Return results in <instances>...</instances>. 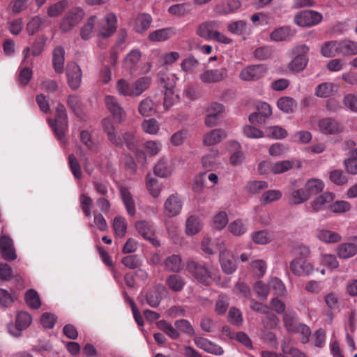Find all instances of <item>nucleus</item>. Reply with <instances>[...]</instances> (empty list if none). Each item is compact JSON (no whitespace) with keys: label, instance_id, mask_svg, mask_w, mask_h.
<instances>
[{"label":"nucleus","instance_id":"1","mask_svg":"<svg viewBox=\"0 0 357 357\" xmlns=\"http://www.w3.org/2000/svg\"><path fill=\"white\" fill-rule=\"evenodd\" d=\"M104 132L111 143L118 147H122L125 144L127 148L135 153L138 161L145 162L146 157L143 151L137 149L139 140L133 132L127 131L122 134L123 139L116 135V131L109 119L102 121Z\"/></svg>","mask_w":357,"mask_h":357},{"label":"nucleus","instance_id":"2","mask_svg":"<svg viewBox=\"0 0 357 357\" xmlns=\"http://www.w3.org/2000/svg\"><path fill=\"white\" fill-rule=\"evenodd\" d=\"M52 129L59 140L65 141V133L68 130V116L65 106L62 103H58L55 109V119H49Z\"/></svg>","mask_w":357,"mask_h":357},{"label":"nucleus","instance_id":"3","mask_svg":"<svg viewBox=\"0 0 357 357\" xmlns=\"http://www.w3.org/2000/svg\"><path fill=\"white\" fill-rule=\"evenodd\" d=\"M186 270L197 282L206 286L210 284L211 273L206 264L189 260L186 263Z\"/></svg>","mask_w":357,"mask_h":357},{"label":"nucleus","instance_id":"4","mask_svg":"<svg viewBox=\"0 0 357 357\" xmlns=\"http://www.w3.org/2000/svg\"><path fill=\"white\" fill-rule=\"evenodd\" d=\"M161 83H163V88L165 89V97L163 101V107L165 110H168L173 106L176 101L178 100L179 96L174 93L175 77L172 75L171 77H160Z\"/></svg>","mask_w":357,"mask_h":357},{"label":"nucleus","instance_id":"5","mask_svg":"<svg viewBox=\"0 0 357 357\" xmlns=\"http://www.w3.org/2000/svg\"><path fill=\"white\" fill-rule=\"evenodd\" d=\"M84 16L82 9L75 7L70 9L62 19L60 29L62 32H68L77 26Z\"/></svg>","mask_w":357,"mask_h":357},{"label":"nucleus","instance_id":"6","mask_svg":"<svg viewBox=\"0 0 357 357\" xmlns=\"http://www.w3.org/2000/svg\"><path fill=\"white\" fill-rule=\"evenodd\" d=\"M322 15L317 11L305 10L298 13L294 17L295 23L300 26H312L322 20Z\"/></svg>","mask_w":357,"mask_h":357},{"label":"nucleus","instance_id":"7","mask_svg":"<svg viewBox=\"0 0 357 357\" xmlns=\"http://www.w3.org/2000/svg\"><path fill=\"white\" fill-rule=\"evenodd\" d=\"M116 28V17L114 13H109L99 23L98 35L103 38H109L115 33Z\"/></svg>","mask_w":357,"mask_h":357},{"label":"nucleus","instance_id":"8","mask_svg":"<svg viewBox=\"0 0 357 357\" xmlns=\"http://www.w3.org/2000/svg\"><path fill=\"white\" fill-rule=\"evenodd\" d=\"M183 208L182 199L178 194L169 195L164 204V214L168 218L178 215Z\"/></svg>","mask_w":357,"mask_h":357},{"label":"nucleus","instance_id":"9","mask_svg":"<svg viewBox=\"0 0 357 357\" xmlns=\"http://www.w3.org/2000/svg\"><path fill=\"white\" fill-rule=\"evenodd\" d=\"M227 69L220 68L207 69L199 75L201 81L205 84L218 83L227 77Z\"/></svg>","mask_w":357,"mask_h":357},{"label":"nucleus","instance_id":"10","mask_svg":"<svg viewBox=\"0 0 357 357\" xmlns=\"http://www.w3.org/2000/svg\"><path fill=\"white\" fill-rule=\"evenodd\" d=\"M289 268L293 274L297 276H306L314 271V266L309 261L296 258L289 264Z\"/></svg>","mask_w":357,"mask_h":357},{"label":"nucleus","instance_id":"11","mask_svg":"<svg viewBox=\"0 0 357 357\" xmlns=\"http://www.w3.org/2000/svg\"><path fill=\"white\" fill-rule=\"evenodd\" d=\"M105 104L114 121L117 123L121 122L123 118L126 116V112L120 105L118 99L113 96H106Z\"/></svg>","mask_w":357,"mask_h":357},{"label":"nucleus","instance_id":"12","mask_svg":"<svg viewBox=\"0 0 357 357\" xmlns=\"http://www.w3.org/2000/svg\"><path fill=\"white\" fill-rule=\"evenodd\" d=\"M66 76L69 86L73 90L77 89L82 82V71L75 62L68 63L66 68Z\"/></svg>","mask_w":357,"mask_h":357},{"label":"nucleus","instance_id":"13","mask_svg":"<svg viewBox=\"0 0 357 357\" xmlns=\"http://www.w3.org/2000/svg\"><path fill=\"white\" fill-rule=\"evenodd\" d=\"M167 290L162 285H157L149 289L145 294L146 303L151 307H157L165 295Z\"/></svg>","mask_w":357,"mask_h":357},{"label":"nucleus","instance_id":"14","mask_svg":"<svg viewBox=\"0 0 357 357\" xmlns=\"http://www.w3.org/2000/svg\"><path fill=\"white\" fill-rule=\"evenodd\" d=\"M266 72L264 65H252L243 69L240 77L244 81H252L262 77Z\"/></svg>","mask_w":357,"mask_h":357},{"label":"nucleus","instance_id":"15","mask_svg":"<svg viewBox=\"0 0 357 357\" xmlns=\"http://www.w3.org/2000/svg\"><path fill=\"white\" fill-rule=\"evenodd\" d=\"M219 260L222 269L226 274H231L236 270V260L229 251L222 250L220 253Z\"/></svg>","mask_w":357,"mask_h":357},{"label":"nucleus","instance_id":"16","mask_svg":"<svg viewBox=\"0 0 357 357\" xmlns=\"http://www.w3.org/2000/svg\"><path fill=\"white\" fill-rule=\"evenodd\" d=\"M218 28V23L215 21L204 22L197 29V34L206 40H212Z\"/></svg>","mask_w":357,"mask_h":357},{"label":"nucleus","instance_id":"17","mask_svg":"<svg viewBox=\"0 0 357 357\" xmlns=\"http://www.w3.org/2000/svg\"><path fill=\"white\" fill-rule=\"evenodd\" d=\"M319 130L326 135H335L343 129L342 125L332 118H324L319 121Z\"/></svg>","mask_w":357,"mask_h":357},{"label":"nucleus","instance_id":"18","mask_svg":"<svg viewBox=\"0 0 357 357\" xmlns=\"http://www.w3.org/2000/svg\"><path fill=\"white\" fill-rule=\"evenodd\" d=\"M135 227L138 233L144 238L149 241L153 245L159 246L160 243L154 238V231L152 226L145 220L137 221Z\"/></svg>","mask_w":357,"mask_h":357},{"label":"nucleus","instance_id":"19","mask_svg":"<svg viewBox=\"0 0 357 357\" xmlns=\"http://www.w3.org/2000/svg\"><path fill=\"white\" fill-rule=\"evenodd\" d=\"M337 256L341 259H349L357 253V236L353 238L352 243L340 244L336 248Z\"/></svg>","mask_w":357,"mask_h":357},{"label":"nucleus","instance_id":"20","mask_svg":"<svg viewBox=\"0 0 357 357\" xmlns=\"http://www.w3.org/2000/svg\"><path fill=\"white\" fill-rule=\"evenodd\" d=\"M0 252L5 260L12 261L16 259L17 255L13 246L10 238L2 236L0 238Z\"/></svg>","mask_w":357,"mask_h":357},{"label":"nucleus","instance_id":"21","mask_svg":"<svg viewBox=\"0 0 357 357\" xmlns=\"http://www.w3.org/2000/svg\"><path fill=\"white\" fill-rule=\"evenodd\" d=\"M316 237L326 244L336 243L342 241L340 234L326 229H319L316 231Z\"/></svg>","mask_w":357,"mask_h":357},{"label":"nucleus","instance_id":"22","mask_svg":"<svg viewBox=\"0 0 357 357\" xmlns=\"http://www.w3.org/2000/svg\"><path fill=\"white\" fill-rule=\"evenodd\" d=\"M152 17L150 15L146 13L139 14L134 20L133 30L138 33H142L150 27Z\"/></svg>","mask_w":357,"mask_h":357},{"label":"nucleus","instance_id":"23","mask_svg":"<svg viewBox=\"0 0 357 357\" xmlns=\"http://www.w3.org/2000/svg\"><path fill=\"white\" fill-rule=\"evenodd\" d=\"M120 195L128 213L130 216H134L136 213V208L130 192L128 188L122 187L120 188Z\"/></svg>","mask_w":357,"mask_h":357},{"label":"nucleus","instance_id":"24","mask_svg":"<svg viewBox=\"0 0 357 357\" xmlns=\"http://www.w3.org/2000/svg\"><path fill=\"white\" fill-rule=\"evenodd\" d=\"M226 137L227 134L224 130L214 129L204 135V144L206 146H213L220 142Z\"/></svg>","mask_w":357,"mask_h":357},{"label":"nucleus","instance_id":"25","mask_svg":"<svg viewBox=\"0 0 357 357\" xmlns=\"http://www.w3.org/2000/svg\"><path fill=\"white\" fill-rule=\"evenodd\" d=\"M158 107V103H155L150 98H146L140 102L138 111L144 116H150L156 113Z\"/></svg>","mask_w":357,"mask_h":357},{"label":"nucleus","instance_id":"26","mask_svg":"<svg viewBox=\"0 0 357 357\" xmlns=\"http://www.w3.org/2000/svg\"><path fill=\"white\" fill-rule=\"evenodd\" d=\"M309 199L308 192L305 188L293 190L288 196V202L290 205H298Z\"/></svg>","mask_w":357,"mask_h":357},{"label":"nucleus","instance_id":"27","mask_svg":"<svg viewBox=\"0 0 357 357\" xmlns=\"http://www.w3.org/2000/svg\"><path fill=\"white\" fill-rule=\"evenodd\" d=\"M336 50L344 56L355 55L357 54V43L349 40H344L337 43Z\"/></svg>","mask_w":357,"mask_h":357},{"label":"nucleus","instance_id":"28","mask_svg":"<svg viewBox=\"0 0 357 357\" xmlns=\"http://www.w3.org/2000/svg\"><path fill=\"white\" fill-rule=\"evenodd\" d=\"M65 51L61 46H58L53 51L52 63L56 73H61L63 70Z\"/></svg>","mask_w":357,"mask_h":357},{"label":"nucleus","instance_id":"29","mask_svg":"<svg viewBox=\"0 0 357 357\" xmlns=\"http://www.w3.org/2000/svg\"><path fill=\"white\" fill-rule=\"evenodd\" d=\"M175 35V32L172 28H165L158 29L151 32L148 38L154 42L165 41Z\"/></svg>","mask_w":357,"mask_h":357},{"label":"nucleus","instance_id":"30","mask_svg":"<svg viewBox=\"0 0 357 357\" xmlns=\"http://www.w3.org/2000/svg\"><path fill=\"white\" fill-rule=\"evenodd\" d=\"M202 228L200 219L195 215H190L185 222V233L188 236H193L199 233Z\"/></svg>","mask_w":357,"mask_h":357},{"label":"nucleus","instance_id":"31","mask_svg":"<svg viewBox=\"0 0 357 357\" xmlns=\"http://www.w3.org/2000/svg\"><path fill=\"white\" fill-rule=\"evenodd\" d=\"M141 58V52L138 50H133L127 54L123 61V67L130 73L135 68Z\"/></svg>","mask_w":357,"mask_h":357},{"label":"nucleus","instance_id":"32","mask_svg":"<svg viewBox=\"0 0 357 357\" xmlns=\"http://www.w3.org/2000/svg\"><path fill=\"white\" fill-rule=\"evenodd\" d=\"M163 265L166 271L178 273L181 268V257L178 255L169 256L165 259Z\"/></svg>","mask_w":357,"mask_h":357},{"label":"nucleus","instance_id":"33","mask_svg":"<svg viewBox=\"0 0 357 357\" xmlns=\"http://www.w3.org/2000/svg\"><path fill=\"white\" fill-rule=\"evenodd\" d=\"M335 198V195L332 192H324L318 196L312 203L311 206L314 212L319 211L328 202H332Z\"/></svg>","mask_w":357,"mask_h":357},{"label":"nucleus","instance_id":"34","mask_svg":"<svg viewBox=\"0 0 357 357\" xmlns=\"http://www.w3.org/2000/svg\"><path fill=\"white\" fill-rule=\"evenodd\" d=\"M304 188L306 192H308L310 199L311 195H317L324 190V183L319 179L311 178L305 183Z\"/></svg>","mask_w":357,"mask_h":357},{"label":"nucleus","instance_id":"35","mask_svg":"<svg viewBox=\"0 0 357 357\" xmlns=\"http://www.w3.org/2000/svg\"><path fill=\"white\" fill-rule=\"evenodd\" d=\"M24 300L26 305L32 309H38L41 305L40 296L38 292L33 289L26 291Z\"/></svg>","mask_w":357,"mask_h":357},{"label":"nucleus","instance_id":"36","mask_svg":"<svg viewBox=\"0 0 357 357\" xmlns=\"http://www.w3.org/2000/svg\"><path fill=\"white\" fill-rule=\"evenodd\" d=\"M32 321V317L26 312H19L16 316L15 327L18 331H22L27 328Z\"/></svg>","mask_w":357,"mask_h":357},{"label":"nucleus","instance_id":"37","mask_svg":"<svg viewBox=\"0 0 357 357\" xmlns=\"http://www.w3.org/2000/svg\"><path fill=\"white\" fill-rule=\"evenodd\" d=\"M166 282L169 288L175 292L181 291L185 284L184 279L176 274L169 275L167 278Z\"/></svg>","mask_w":357,"mask_h":357},{"label":"nucleus","instance_id":"38","mask_svg":"<svg viewBox=\"0 0 357 357\" xmlns=\"http://www.w3.org/2000/svg\"><path fill=\"white\" fill-rule=\"evenodd\" d=\"M132 84L133 97H137L149 87L150 79L149 77H141L132 82Z\"/></svg>","mask_w":357,"mask_h":357},{"label":"nucleus","instance_id":"39","mask_svg":"<svg viewBox=\"0 0 357 357\" xmlns=\"http://www.w3.org/2000/svg\"><path fill=\"white\" fill-rule=\"evenodd\" d=\"M278 108L285 113H291L296 108V101L290 97L280 98L277 102Z\"/></svg>","mask_w":357,"mask_h":357},{"label":"nucleus","instance_id":"40","mask_svg":"<svg viewBox=\"0 0 357 357\" xmlns=\"http://www.w3.org/2000/svg\"><path fill=\"white\" fill-rule=\"evenodd\" d=\"M307 59L305 55H296L294 59L289 63V68L291 71L298 73L302 71L306 66Z\"/></svg>","mask_w":357,"mask_h":357},{"label":"nucleus","instance_id":"41","mask_svg":"<svg viewBox=\"0 0 357 357\" xmlns=\"http://www.w3.org/2000/svg\"><path fill=\"white\" fill-rule=\"evenodd\" d=\"M231 147L234 153L230 157V163L232 165H238L241 164L244 160V155L241 151V144L237 142H231Z\"/></svg>","mask_w":357,"mask_h":357},{"label":"nucleus","instance_id":"42","mask_svg":"<svg viewBox=\"0 0 357 357\" xmlns=\"http://www.w3.org/2000/svg\"><path fill=\"white\" fill-rule=\"evenodd\" d=\"M292 36L291 29L289 27L284 26L276 29L270 35L271 39L274 41H283L289 38Z\"/></svg>","mask_w":357,"mask_h":357},{"label":"nucleus","instance_id":"43","mask_svg":"<svg viewBox=\"0 0 357 357\" xmlns=\"http://www.w3.org/2000/svg\"><path fill=\"white\" fill-rule=\"evenodd\" d=\"M294 165V161L283 160L271 165L270 169L273 174H282L292 169Z\"/></svg>","mask_w":357,"mask_h":357},{"label":"nucleus","instance_id":"44","mask_svg":"<svg viewBox=\"0 0 357 357\" xmlns=\"http://www.w3.org/2000/svg\"><path fill=\"white\" fill-rule=\"evenodd\" d=\"M17 297L13 291L0 289V305L3 307H9Z\"/></svg>","mask_w":357,"mask_h":357},{"label":"nucleus","instance_id":"45","mask_svg":"<svg viewBox=\"0 0 357 357\" xmlns=\"http://www.w3.org/2000/svg\"><path fill=\"white\" fill-rule=\"evenodd\" d=\"M116 90L121 96L133 97L132 84L124 79L117 81Z\"/></svg>","mask_w":357,"mask_h":357},{"label":"nucleus","instance_id":"46","mask_svg":"<svg viewBox=\"0 0 357 357\" xmlns=\"http://www.w3.org/2000/svg\"><path fill=\"white\" fill-rule=\"evenodd\" d=\"M282 197V192L279 190H268L264 192L260 198V202L264 204H268L279 200Z\"/></svg>","mask_w":357,"mask_h":357},{"label":"nucleus","instance_id":"47","mask_svg":"<svg viewBox=\"0 0 357 357\" xmlns=\"http://www.w3.org/2000/svg\"><path fill=\"white\" fill-rule=\"evenodd\" d=\"M158 328L165 332L169 337L176 340L179 337V333L176 328L165 320L159 321L157 324Z\"/></svg>","mask_w":357,"mask_h":357},{"label":"nucleus","instance_id":"48","mask_svg":"<svg viewBox=\"0 0 357 357\" xmlns=\"http://www.w3.org/2000/svg\"><path fill=\"white\" fill-rule=\"evenodd\" d=\"M113 228L119 237H123L126 233L127 223L126 219L121 216H116L113 221Z\"/></svg>","mask_w":357,"mask_h":357},{"label":"nucleus","instance_id":"49","mask_svg":"<svg viewBox=\"0 0 357 357\" xmlns=\"http://www.w3.org/2000/svg\"><path fill=\"white\" fill-rule=\"evenodd\" d=\"M68 6L66 0L59 1L47 8V15L51 17H54L60 15Z\"/></svg>","mask_w":357,"mask_h":357},{"label":"nucleus","instance_id":"50","mask_svg":"<svg viewBox=\"0 0 357 357\" xmlns=\"http://www.w3.org/2000/svg\"><path fill=\"white\" fill-rule=\"evenodd\" d=\"M68 107L77 116H81L82 112L81 109V102L79 98L75 95H70L66 101Z\"/></svg>","mask_w":357,"mask_h":357},{"label":"nucleus","instance_id":"51","mask_svg":"<svg viewBox=\"0 0 357 357\" xmlns=\"http://www.w3.org/2000/svg\"><path fill=\"white\" fill-rule=\"evenodd\" d=\"M268 185L266 181H252L247 183L245 186L246 191L251 194L259 193L261 190L268 188Z\"/></svg>","mask_w":357,"mask_h":357},{"label":"nucleus","instance_id":"52","mask_svg":"<svg viewBox=\"0 0 357 357\" xmlns=\"http://www.w3.org/2000/svg\"><path fill=\"white\" fill-rule=\"evenodd\" d=\"M333 84L328 82L320 84L315 88V96L321 98L329 97L333 93Z\"/></svg>","mask_w":357,"mask_h":357},{"label":"nucleus","instance_id":"53","mask_svg":"<svg viewBox=\"0 0 357 357\" xmlns=\"http://www.w3.org/2000/svg\"><path fill=\"white\" fill-rule=\"evenodd\" d=\"M250 307L257 312L266 314L268 315L269 319L273 321V324H276L278 321L277 317L273 314H269V308L267 305H262L254 300L251 301Z\"/></svg>","mask_w":357,"mask_h":357},{"label":"nucleus","instance_id":"54","mask_svg":"<svg viewBox=\"0 0 357 357\" xmlns=\"http://www.w3.org/2000/svg\"><path fill=\"white\" fill-rule=\"evenodd\" d=\"M174 326L178 331H181L189 336H192L195 334L192 326L186 319L176 320L174 322Z\"/></svg>","mask_w":357,"mask_h":357},{"label":"nucleus","instance_id":"55","mask_svg":"<svg viewBox=\"0 0 357 357\" xmlns=\"http://www.w3.org/2000/svg\"><path fill=\"white\" fill-rule=\"evenodd\" d=\"M268 289L270 291H273V294L277 296L283 295L285 292V287L277 278H273L268 282Z\"/></svg>","mask_w":357,"mask_h":357},{"label":"nucleus","instance_id":"56","mask_svg":"<svg viewBox=\"0 0 357 357\" xmlns=\"http://www.w3.org/2000/svg\"><path fill=\"white\" fill-rule=\"evenodd\" d=\"M266 133L269 137L276 139H284L287 136V130L278 126H270L267 128Z\"/></svg>","mask_w":357,"mask_h":357},{"label":"nucleus","instance_id":"57","mask_svg":"<svg viewBox=\"0 0 357 357\" xmlns=\"http://www.w3.org/2000/svg\"><path fill=\"white\" fill-rule=\"evenodd\" d=\"M271 240L272 235L266 230L258 231L252 234V241L257 244H267Z\"/></svg>","mask_w":357,"mask_h":357},{"label":"nucleus","instance_id":"58","mask_svg":"<svg viewBox=\"0 0 357 357\" xmlns=\"http://www.w3.org/2000/svg\"><path fill=\"white\" fill-rule=\"evenodd\" d=\"M154 174L160 177H167L171 174V169L167 165V161L160 160L154 167Z\"/></svg>","mask_w":357,"mask_h":357},{"label":"nucleus","instance_id":"59","mask_svg":"<svg viewBox=\"0 0 357 357\" xmlns=\"http://www.w3.org/2000/svg\"><path fill=\"white\" fill-rule=\"evenodd\" d=\"M351 204L343 200L336 201L329 206V209L335 213H342L350 211Z\"/></svg>","mask_w":357,"mask_h":357},{"label":"nucleus","instance_id":"60","mask_svg":"<svg viewBox=\"0 0 357 357\" xmlns=\"http://www.w3.org/2000/svg\"><path fill=\"white\" fill-rule=\"evenodd\" d=\"M337 43L336 41L326 42L321 47V52L324 56L332 57L335 56V52L338 51L336 50Z\"/></svg>","mask_w":357,"mask_h":357},{"label":"nucleus","instance_id":"61","mask_svg":"<svg viewBox=\"0 0 357 357\" xmlns=\"http://www.w3.org/2000/svg\"><path fill=\"white\" fill-rule=\"evenodd\" d=\"M228 222L227 215L225 212H219L214 216L213 220V227L215 229L220 230L223 229Z\"/></svg>","mask_w":357,"mask_h":357},{"label":"nucleus","instance_id":"62","mask_svg":"<svg viewBox=\"0 0 357 357\" xmlns=\"http://www.w3.org/2000/svg\"><path fill=\"white\" fill-rule=\"evenodd\" d=\"M96 17L91 16L86 24L82 27L81 31H80V36L81 38L83 40H88L90 36L91 33L93 29L94 23H95Z\"/></svg>","mask_w":357,"mask_h":357},{"label":"nucleus","instance_id":"63","mask_svg":"<svg viewBox=\"0 0 357 357\" xmlns=\"http://www.w3.org/2000/svg\"><path fill=\"white\" fill-rule=\"evenodd\" d=\"M228 307V297L225 295H219L215 303V312L218 314H224L226 312Z\"/></svg>","mask_w":357,"mask_h":357},{"label":"nucleus","instance_id":"64","mask_svg":"<svg viewBox=\"0 0 357 357\" xmlns=\"http://www.w3.org/2000/svg\"><path fill=\"white\" fill-rule=\"evenodd\" d=\"M44 23V20L39 16H35L26 25V30L30 35L36 33Z\"/></svg>","mask_w":357,"mask_h":357}]
</instances>
